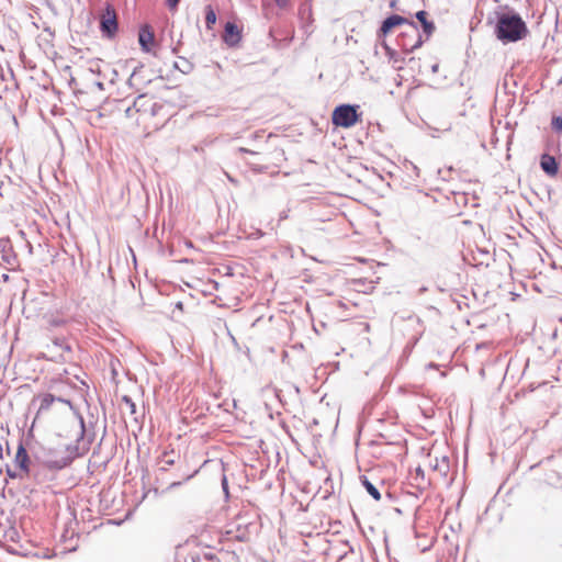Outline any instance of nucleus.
<instances>
[{
  "instance_id": "f257e3e1",
  "label": "nucleus",
  "mask_w": 562,
  "mask_h": 562,
  "mask_svg": "<svg viewBox=\"0 0 562 562\" xmlns=\"http://www.w3.org/2000/svg\"><path fill=\"white\" fill-rule=\"evenodd\" d=\"M52 392L41 394L33 398L32 407L36 408V416L33 422L37 418L45 417V413L52 412L53 415L68 414L74 411L72 406V393L75 389L65 382L55 383L50 387Z\"/></svg>"
},
{
  "instance_id": "f03ea898",
  "label": "nucleus",
  "mask_w": 562,
  "mask_h": 562,
  "mask_svg": "<svg viewBox=\"0 0 562 562\" xmlns=\"http://www.w3.org/2000/svg\"><path fill=\"white\" fill-rule=\"evenodd\" d=\"M494 34L499 42L508 44L526 38L529 30L519 13L507 9L504 12H496Z\"/></svg>"
},
{
  "instance_id": "7ed1b4c3",
  "label": "nucleus",
  "mask_w": 562,
  "mask_h": 562,
  "mask_svg": "<svg viewBox=\"0 0 562 562\" xmlns=\"http://www.w3.org/2000/svg\"><path fill=\"white\" fill-rule=\"evenodd\" d=\"M405 24L407 30L402 32L397 38V45L405 52L412 53L419 48L423 43V34L419 33L418 26L414 21H408L406 18L392 14L383 20L380 27V36H386L395 26Z\"/></svg>"
},
{
  "instance_id": "20e7f679",
  "label": "nucleus",
  "mask_w": 562,
  "mask_h": 562,
  "mask_svg": "<svg viewBox=\"0 0 562 562\" xmlns=\"http://www.w3.org/2000/svg\"><path fill=\"white\" fill-rule=\"evenodd\" d=\"M79 447L68 443L60 445L55 449L41 450L36 452V458L52 470H61L68 467L72 460L79 456Z\"/></svg>"
},
{
  "instance_id": "39448f33",
  "label": "nucleus",
  "mask_w": 562,
  "mask_h": 562,
  "mask_svg": "<svg viewBox=\"0 0 562 562\" xmlns=\"http://www.w3.org/2000/svg\"><path fill=\"white\" fill-rule=\"evenodd\" d=\"M357 109L358 105L351 104L336 106L331 115L333 124L345 128L353 126L359 119Z\"/></svg>"
},
{
  "instance_id": "423d86ee",
  "label": "nucleus",
  "mask_w": 562,
  "mask_h": 562,
  "mask_svg": "<svg viewBox=\"0 0 562 562\" xmlns=\"http://www.w3.org/2000/svg\"><path fill=\"white\" fill-rule=\"evenodd\" d=\"M119 411L123 418V422L130 419V422H139L144 417L145 407H140L127 395H123L119 402Z\"/></svg>"
},
{
  "instance_id": "0eeeda50",
  "label": "nucleus",
  "mask_w": 562,
  "mask_h": 562,
  "mask_svg": "<svg viewBox=\"0 0 562 562\" xmlns=\"http://www.w3.org/2000/svg\"><path fill=\"white\" fill-rule=\"evenodd\" d=\"M117 27L115 10L111 5H106L105 12L100 20V30L105 37L112 38L116 34Z\"/></svg>"
},
{
  "instance_id": "6e6552de",
  "label": "nucleus",
  "mask_w": 562,
  "mask_h": 562,
  "mask_svg": "<svg viewBox=\"0 0 562 562\" xmlns=\"http://www.w3.org/2000/svg\"><path fill=\"white\" fill-rule=\"evenodd\" d=\"M30 463H31V460H30L29 453L26 451V448H25L23 441L21 440L19 443L18 450H16V453H15L14 465L23 474L29 475L30 474Z\"/></svg>"
},
{
  "instance_id": "1a4fd4ad",
  "label": "nucleus",
  "mask_w": 562,
  "mask_h": 562,
  "mask_svg": "<svg viewBox=\"0 0 562 562\" xmlns=\"http://www.w3.org/2000/svg\"><path fill=\"white\" fill-rule=\"evenodd\" d=\"M155 36L153 31L150 30L149 25H143L139 29L138 33V42L140 45V48L145 53H149L151 50L150 45L154 43Z\"/></svg>"
},
{
  "instance_id": "9d476101",
  "label": "nucleus",
  "mask_w": 562,
  "mask_h": 562,
  "mask_svg": "<svg viewBox=\"0 0 562 562\" xmlns=\"http://www.w3.org/2000/svg\"><path fill=\"white\" fill-rule=\"evenodd\" d=\"M299 18L302 22V27L304 29L305 33L312 32V23H313V13H312V7L307 3H302L299 8Z\"/></svg>"
},
{
  "instance_id": "9b49d317",
  "label": "nucleus",
  "mask_w": 562,
  "mask_h": 562,
  "mask_svg": "<svg viewBox=\"0 0 562 562\" xmlns=\"http://www.w3.org/2000/svg\"><path fill=\"white\" fill-rule=\"evenodd\" d=\"M223 40L229 46H234L240 41V32L235 23L227 22L225 24Z\"/></svg>"
},
{
  "instance_id": "f8f14e48",
  "label": "nucleus",
  "mask_w": 562,
  "mask_h": 562,
  "mask_svg": "<svg viewBox=\"0 0 562 562\" xmlns=\"http://www.w3.org/2000/svg\"><path fill=\"white\" fill-rule=\"evenodd\" d=\"M415 16L422 24L423 33H424V35H423L424 42L428 41L429 37L432 35V33L436 30L434 22L427 20V12L424 10L416 12Z\"/></svg>"
},
{
  "instance_id": "ddd939ff",
  "label": "nucleus",
  "mask_w": 562,
  "mask_h": 562,
  "mask_svg": "<svg viewBox=\"0 0 562 562\" xmlns=\"http://www.w3.org/2000/svg\"><path fill=\"white\" fill-rule=\"evenodd\" d=\"M540 166H541V169L548 176H555L558 173L559 165L553 156L543 154L540 159Z\"/></svg>"
},
{
  "instance_id": "4468645a",
  "label": "nucleus",
  "mask_w": 562,
  "mask_h": 562,
  "mask_svg": "<svg viewBox=\"0 0 562 562\" xmlns=\"http://www.w3.org/2000/svg\"><path fill=\"white\" fill-rule=\"evenodd\" d=\"M147 103H149V100L147 99L146 94H139L134 100L133 104L126 108V110H125L126 116L132 117L133 112H146Z\"/></svg>"
},
{
  "instance_id": "2eb2a0df",
  "label": "nucleus",
  "mask_w": 562,
  "mask_h": 562,
  "mask_svg": "<svg viewBox=\"0 0 562 562\" xmlns=\"http://www.w3.org/2000/svg\"><path fill=\"white\" fill-rule=\"evenodd\" d=\"M380 440L373 439L370 441V445H379L381 442H385L387 445H398L402 441V436L400 434H387V432H379L376 436Z\"/></svg>"
},
{
  "instance_id": "dca6fc26",
  "label": "nucleus",
  "mask_w": 562,
  "mask_h": 562,
  "mask_svg": "<svg viewBox=\"0 0 562 562\" xmlns=\"http://www.w3.org/2000/svg\"><path fill=\"white\" fill-rule=\"evenodd\" d=\"M360 481H361L363 487L366 488V491L373 497V499H375V501L381 499L380 491L372 482H370V480L366 475L360 476Z\"/></svg>"
},
{
  "instance_id": "f3484780",
  "label": "nucleus",
  "mask_w": 562,
  "mask_h": 562,
  "mask_svg": "<svg viewBox=\"0 0 562 562\" xmlns=\"http://www.w3.org/2000/svg\"><path fill=\"white\" fill-rule=\"evenodd\" d=\"M216 23V13L212 5L205 7V24L207 29H212L213 25Z\"/></svg>"
},
{
  "instance_id": "a211bd4d",
  "label": "nucleus",
  "mask_w": 562,
  "mask_h": 562,
  "mask_svg": "<svg viewBox=\"0 0 562 562\" xmlns=\"http://www.w3.org/2000/svg\"><path fill=\"white\" fill-rule=\"evenodd\" d=\"M198 471H193L192 473H183L180 477V480H177V481H172L168 487L166 488L167 491H171L178 486H180L183 482H187L189 481L190 479H192L195 474H196Z\"/></svg>"
},
{
  "instance_id": "6ab92c4d",
  "label": "nucleus",
  "mask_w": 562,
  "mask_h": 562,
  "mask_svg": "<svg viewBox=\"0 0 562 562\" xmlns=\"http://www.w3.org/2000/svg\"><path fill=\"white\" fill-rule=\"evenodd\" d=\"M184 562H220V560L212 554H204L203 557L191 555L189 559H186Z\"/></svg>"
},
{
  "instance_id": "aec40b11",
  "label": "nucleus",
  "mask_w": 562,
  "mask_h": 562,
  "mask_svg": "<svg viewBox=\"0 0 562 562\" xmlns=\"http://www.w3.org/2000/svg\"><path fill=\"white\" fill-rule=\"evenodd\" d=\"M180 460V454L178 452H170V453H165L164 457L161 458V461L164 462L165 465H172V464H178Z\"/></svg>"
},
{
  "instance_id": "412c9836",
  "label": "nucleus",
  "mask_w": 562,
  "mask_h": 562,
  "mask_svg": "<svg viewBox=\"0 0 562 562\" xmlns=\"http://www.w3.org/2000/svg\"><path fill=\"white\" fill-rule=\"evenodd\" d=\"M144 68L143 65H139L137 67L134 68L132 75L130 76L128 80H127V85L131 87V88H136L137 87V77H138V74L140 72V70Z\"/></svg>"
},
{
  "instance_id": "4be33fe9",
  "label": "nucleus",
  "mask_w": 562,
  "mask_h": 562,
  "mask_svg": "<svg viewBox=\"0 0 562 562\" xmlns=\"http://www.w3.org/2000/svg\"><path fill=\"white\" fill-rule=\"evenodd\" d=\"M235 538L239 541H248L249 540V532L248 527L241 528L239 525L237 526Z\"/></svg>"
},
{
  "instance_id": "5701e85b",
  "label": "nucleus",
  "mask_w": 562,
  "mask_h": 562,
  "mask_svg": "<svg viewBox=\"0 0 562 562\" xmlns=\"http://www.w3.org/2000/svg\"><path fill=\"white\" fill-rule=\"evenodd\" d=\"M54 345L59 347L61 350H65V351H71V347L68 342H66L64 339H60V338H56L54 340Z\"/></svg>"
},
{
  "instance_id": "b1692460",
  "label": "nucleus",
  "mask_w": 562,
  "mask_h": 562,
  "mask_svg": "<svg viewBox=\"0 0 562 562\" xmlns=\"http://www.w3.org/2000/svg\"><path fill=\"white\" fill-rule=\"evenodd\" d=\"M551 126L555 132L562 131V116H554L551 121Z\"/></svg>"
},
{
  "instance_id": "393cba45",
  "label": "nucleus",
  "mask_w": 562,
  "mask_h": 562,
  "mask_svg": "<svg viewBox=\"0 0 562 562\" xmlns=\"http://www.w3.org/2000/svg\"><path fill=\"white\" fill-rule=\"evenodd\" d=\"M161 108H162V105H161V104H158V103H156V102H154V103H150V102H149V103H147V110H150L151 115H156V114H157V112H158V110H159V109H161Z\"/></svg>"
},
{
  "instance_id": "a878e982",
  "label": "nucleus",
  "mask_w": 562,
  "mask_h": 562,
  "mask_svg": "<svg viewBox=\"0 0 562 562\" xmlns=\"http://www.w3.org/2000/svg\"><path fill=\"white\" fill-rule=\"evenodd\" d=\"M7 474L11 479H23V473L21 471L20 473H16L9 465H7Z\"/></svg>"
},
{
  "instance_id": "bb28decb",
  "label": "nucleus",
  "mask_w": 562,
  "mask_h": 562,
  "mask_svg": "<svg viewBox=\"0 0 562 562\" xmlns=\"http://www.w3.org/2000/svg\"><path fill=\"white\" fill-rule=\"evenodd\" d=\"M180 0H166V4L170 10H176L178 8Z\"/></svg>"
},
{
  "instance_id": "cd10ccee",
  "label": "nucleus",
  "mask_w": 562,
  "mask_h": 562,
  "mask_svg": "<svg viewBox=\"0 0 562 562\" xmlns=\"http://www.w3.org/2000/svg\"><path fill=\"white\" fill-rule=\"evenodd\" d=\"M34 426H35V424H31L30 428H29V429H27V431H26V435H25L26 445H29V440H30L31 438H33V436H34V435H33Z\"/></svg>"
},
{
  "instance_id": "c85d7f7f",
  "label": "nucleus",
  "mask_w": 562,
  "mask_h": 562,
  "mask_svg": "<svg viewBox=\"0 0 562 562\" xmlns=\"http://www.w3.org/2000/svg\"><path fill=\"white\" fill-rule=\"evenodd\" d=\"M183 61L186 64V68H180L177 64L175 65V67L180 69L183 74H188L192 69V66L188 60L184 59Z\"/></svg>"
},
{
  "instance_id": "c756f323",
  "label": "nucleus",
  "mask_w": 562,
  "mask_h": 562,
  "mask_svg": "<svg viewBox=\"0 0 562 562\" xmlns=\"http://www.w3.org/2000/svg\"><path fill=\"white\" fill-rule=\"evenodd\" d=\"M222 488L226 496H228V482L226 475L222 476Z\"/></svg>"
},
{
  "instance_id": "7c9ffc66",
  "label": "nucleus",
  "mask_w": 562,
  "mask_h": 562,
  "mask_svg": "<svg viewBox=\"0 0 562 562\" xmlns=\"http://www.w3.org/2000/svg\"><path fill=\"white\" fill-rule=\"evenodd\" d=\"M280 9H284L289 4V0H273Z\"/></svg>"
},
{
  "instance_id": "2f4dec72",
  "label": "nucleus",
  "mask_w": 562,
  "mask_h": 562,
  "mask_svg": "<svg viewBox=\"0 0 562 562\" xmlns=\"http://www.w3.org/2000/svg\"><path fill=\"white\" fill-rule=\"evenodd\" d=\"M77 425H78V431L77 432L82 437L85 431H86V429H87V427H86L87 424L81 423V424H77Z\"/></svg>"
},
{
  "instance_id": "473e14b6",
  "label": "nucleus",
  "mask_w": 562,
  "mask_h": 562,
  "mask_svg": "<svg viewBox=\"0 0 562 562\" xmlns=\"http://www.w3.org/2000/svg\"><path fill=\"white\" fill-rule=\"evenodd\" d=\"M238 151H239V153H245V154H250V155H257V154H258L257 151H254V150L247 149V148H245V147H239V148H238Z\"/></svg>"
},
{
  "instance_id": "72a5a7b5",
  "label": "nucleus",
  "mask_w": 562,
  "mask_h": 562,
  "mask_svg": "<svg viewBox=\"0 0 562 562\" xmlns=\"http://www.w3.org/2000/svg\"><path fill=\"white\" fill-rule=\"evenodd\" d=\"M289 216V211L288 210H284V211H281L280 214H279V221H284L286 220Z\"/></svg>"
},
{
  "instance_id": "f704fd0d",
  "label": "nucleus",
  "mask_w": 562,
  "mask_h": 562,
  "mask_svg": "<svg viewBox=\"0 0 562 562\" xmlns=\"http://www.w3.org/2000/svg\"><path fill=\"white\" fill-rule=\"evenodd\" d=\"M438 69H439V65L438 64L432 65V67H431V71L432 72H437Z\"/></svg>"
},
{
  "instance_id": "c9c22d12",
  "label": "nucleus",
  "mask_w": 562,
  "mask_h": 562,
  "mask_svg": "<svg viewBox=\"0 0 562 562\" xmlns=\"http://www.w3.org/2000/svg\"><path fill=\"white\" fill-rule=\"evenodd\" d=\"M280 425L282 426V428H283L286 432H290L289 427H288V424L282 423V424H280Z\"/></svg>"
},
{
  "instance_id": "e433bc0d",
  "label": "nucleus",
  "mask_w": 562,
  "mask_h": 562,
  "mask_svg": "<svg viewBox=\"0 0 562 562\" xmlns=\"http://www.w3.org/2000/svg\"><path fill=\"white\" fill-rule=\"evenodd\" d=\"M405 41H406V43L413 44L416 41V38L406 37Z\"/></svg>"
},
{
  "instance_id": "4c0bfd02",
  "label": "nucleus",
  "mask_w": 562,
  "mask_h": 562,
  "mask_svg": "<svg viewBox=\"0 0 562 562\" xmlns=\"http://www.w3.org/2000/svg\"><path fill=\"white\" fill-rule=\"evenodd\" d=\"M95 85H97V87H98L100 90H103V83H102V82H97Z\"/></svg>"
},
{
  "instance_id": "58836bf2",
  "label": "nucleus",
  "mask_w": 562,
  "mask_h": 562,
  "mask_svg": "<svg viewBox=\"0 0 562 562\" xmlns=\"http://www.w3.org/2000/svg\"><path fill=\"white\" fill-rule=\"evenodd\" d=\"M3 458V448H2V445L0 443V459Z\"/></svg>"
},
{
  "instance_id": "ea45409f",
  "label": "nucleus",
  "mask_w": 562,
  "mask_h": 562,
  "mask_svg": "<svg viewBox=\"0 0 562 562\" xmlns=\"http://www.w3.org/2000/svg\"><path fill=\"white\" fill-rule=\"evenodd\" d=\"M159 471L164 473V472H166V471H167V468H166V467H160V468H159Z\"/></svg>"
},
{
  "instance_id": "a19ab883",
  "label": "nucleus",
  "mask_w": 562,
  "mask_h": 562,
  "mask_svg": "<svg viewBox=\"0 0 562 562\" xmlns=\"http://www.w3.org/2000/svg\"><path fill=\"white\" fill-rule=\"evenodd\" d=\"M420 473L423 474V471H422V469H420V468H418V469H417V474H420Z\"/></svg>"
},
{
  "instance_id": "79ce46f5",
  "label": "nucleus",
  "mask_w": 562,
  "mask_h": 562,
  "mask_svg": "<svg viewBox=\"0 0 562 562\" xmlns=\"http://www.w3.org/2000/svg\"><path fill=\"white\" fill-rule=\"evenodd\" d=\"M7 451H8V453H10V447L8 443H7Z\"/></svg>"
},
{
  "instance_id": "37998d69",
  "label": "nucleus",
  "mask_w": 562,
  "mask_h": 562,
  "mask_svg": "<svg viewBox=\"0 0 562 562\" xmlns=\"http://www.w3.org/2000/svg\"><path fill=\"white\" fill-rule=\"evenodd\" d=\"M8 278H9L8 274H3L4 280H8Z\"/></svg>"
},
{
  "instance_id": "c03bdc74",
  "label": "nucleus",
  "mask_w": 562,
  "mask_h": 562,
  "mask_svg": "<svg viewBox=\"0 0 562 562\" xmlns=\"http://www.w3.org/2000/svg\"><path fill=\"white\" fill-rule=\"evenodd\" d=\"M137 425L139 426V429H142V427H143V425H144V424H143V423H139V424H137Z\"/></svg>"
},
{
  "instance_id": "a18cd8bd",
  "label": "nucleus",
  "mask_w": 562,
  "mask_h": 562,
  "mask_svg": "<svg viewBox=\"0 0 562 562\" xmlns=\"http://www.w3.org/2000/svg\"><path fill=\"white\" fill-rule=\"evenodd\" d=\"M559 85H562V77L559 79Z\"/></svg>"
},
{
  "instance_id": "49530a36",
  "label": "nucleus",
  "mask_w": 562,
  "mask_h": 562,
  "mask_svg": "<svg viewBox=\"0 0 562 562\" xmlns=\"http://www.w3.org/2000/svg\"><path fill=\"white\" fill-rule=\"evenodd\" d=\"M560 321L562 322V317L560 318Z\"/></svg>"
}]
</instances>
